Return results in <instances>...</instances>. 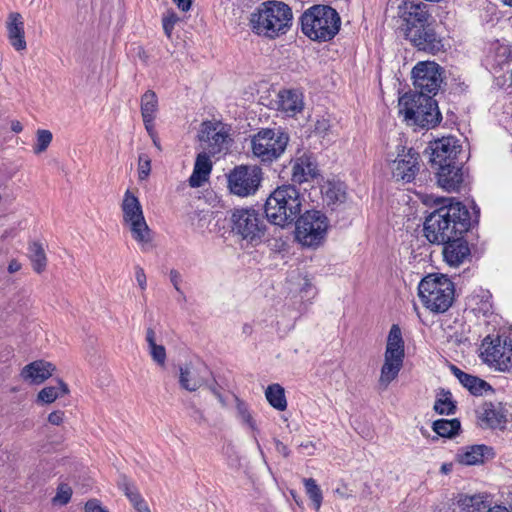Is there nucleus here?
Instances as JSON below:
<instances>
[{"mask_svg":"<svg viewBox=\"0 0 512 512\" xmlns=\"http://www.w3.org/2000/svg\"><path fill=\"white\" fill-rule=\"evenodd\" d=\"M470 212L461 202H450L431 212L424 221V236L431 244L440 245L470 229Z\"/></svg>","mask_w":512,"mask_h":512,"instance_id":"f257e3e1","label":"nucleus"},{"mask_svg":"<svg viewBox=\"0 0 512 512\" xmlns=\"http://www.w3.org/2000/svg\"><path fill=\"white\" fill-rule=\"evenodd\" d=\"M291 8L281 1L261 3L250 16V25L256 34L275 39L288 32L292 26Z\"/></svg>","mask_w":512,"mask_h":512,"instance_id":"f03ea898","label":"nucleus"},{"mask_svg":"<svg viewBox=\"0 0 512 512\" xmlns=\"http://www.w3.org/2000/svg\"><path fill=\"white\" fill-rule=\"evenodd\" d=\"M303 202V194L294 185L279 186L266 199V218L282 228L291 226L300 215Z\"/></svg>","mask_w":512,"mask_h":512,"instance_id":"7ed1b4c3","label":"nucleus"},{"mask_svg":"<svg viewBox=\"0 0 512 512\" xmlns=\"http://www.w3.org/2000/svg\"><path fill=\"white\" fill-rule=\"evenodd\" d=\"M302 32L311 40L326 42L339 32L341 18L338 12L328 5H313L301 16Z\"/></svg>","mask_w":512,"mask_h":512,"instance_id":"20e7f679","label":"nucleus"},{"mask_svg":"<svg viewBox=\"0 0 512 512\" xmlns=\"http://www.w3.org/2000/svg\"><path fill=\"white\" fill-rule=\"evenodd\" d=\"M398 106L409 125L430 129L442 120L436 100L428 95L406 93L400 97Z\"/></svg>","mask_w":512,"mask_h":512,"instance_id":"39448f33","label":"nucleus"},{"mask_svg":"<svg viewBox=\"0 0 512 512\" xmlns=\"http://www.w3.org/2000/svg\"><path fill=\"white\" fill-rule=\"evenodd\" d=\"M454 283L445 275L429 274L418 285V296L428 310L444 313L454 301Z\"/></svg>","mask_w":512,"mask_h":512,"instance_id":"423d86ee","label":"nucleus"},{"mask_svg":"<svg viewBox=\"0 0 512 512\" xmlns=\"http://www.w3.org/2000/svg\"><path fill=\"white\" fill-rule=\"evenodd\" d=\"M232 232L252 246L263 241L266 233V222L263 216L252 208H238L230 216Z\"/></svg>","mask_w":512,"mask_h":512,"instance_id":"0eeeda50","label":"nucleus"},{"mask_svg":"<svg viewBox=\"0 0 512 512\" xmlns=\"http://www.w3.org/2000/svg\"><path fill=\"white\" fill-rule=\"evenodd\" d=\"M297 240L305 246L317 247L325 239L328 219L321 211L307 210L294 222Z\"/></svg>","mask_w":512,"mask_h":512,"instance_id":"6e6552de","label":"nucleus"},{"mask_svg":"<svg viewBox=\"0 0 512 512\" xmlns=\"http://www.w3.org/2000/svg\"><path fill=\"white\" fill-rule=\"evenodd\" d=\"M123 222L130 229L132 237L143 247L151 242V230L148 227L141 203L130 190L124 194L121 203Z\"/></svg>","mask_w":512,"mask_h":512,"instance_id":"1a4fd4ad","label":"nucleus"},{"mask_svg":"<svg viewBox=\"0 0 512 512\" xmlns=\"http://www.w3.org/2000/svg\"><path fill=\"white\" fill-rule=\"evenodd\" d=\"M289 137L287 134L274 129H261L251 139L253 154L261 162H272L285 151Z\"/></svg>","mask_w":512,"mask_h":512,"instance_id":"9d476101","label":"nucleus"},{"mask_svg":"<svg viewBox=\"0 0 512 512\" xmlns=\"http://www.w3.org/2000/svg\"><path fill=\"white\" fill-rule=\"evenodd\" d=\"M414 94L435 95L443 83V69L433 61L419 62L412 69Z\"/></svg>","mask_w":512,"mask_h":512,"instance_id":"9b49d317","label":"nucleus"},{"mask_svg":"<svg viewBox=\"0 0 512 512\" xmlns=\"http://www.w3.org/2000/svg\"><path fill=\"white\" fill-rule=\"evenodd\" d=\"M261 180L262 172L260 168L240 165L229 173L228 187L231 193L240 197H247L256 193Z\"/></svg>","mask_w":512,"mask_h":512,"instance_id":"f8f14e48","label":"nucleus"},{"mask_svg":"<svg viewBox=\"0 0 512 512\" xmlns=\"http://www.w3.org/2000/svg\"><path fill=\"white\" fill-rule=\"evenodd\" d=\"M198 139L203 150L212 156L226 152L232 142L226 126L221 122L211 121H205L201 124Z\"/></svg>","mask_w":512,"mask_h":512,"instance_id":"ddd939ff","label":"nucleus"},{"mask_svg":"<svg viewBox=\"0 0 512 512\" xmlns=\"http://www.w3.org/2000/svg\"><path fill=\"white\" fill-rule=\"evenodd\" d=\"M397 149L396 158L390 161L392 177L396 181L409 183L420 170V155L413 148L406 150L405 147L398 146Z\"/></svg>","mask_w":512,"mask_h":512,"instance_id":"4468645a","label":"nucleus"},{"mask_svg":"<svg viewBox=\"0 0 512 512\" xmlns=\"http://www.w3.org/2000/svg\"><path fill=\"white\" fill-rule=\"evenodd\" d=\"M398 15L405 23V36L412 29H419L430 23L431 19L428 5L423 2L404 1L398 7Z\"/></svg>","mask_w":512,"mask_h":512,"instance_id":"2eb2a0df","label":"nucleus"},{"mask_svg":"<svg viewBox=\"0 0 512 512\" xmlns=\"http://www.w3.org/2000/svg\"><path fill=\"white\" fill-rule=\"evenodd\" d=\"M419 51L429 54H436L443 50L444 44L442 37L435 31L431 23L419 29H412L405 37Z\"/></svg>","mask_w":512,"mask_h":512,"instance_id":"dca6fc26","label":"nucleus"},{"mask_svg":"<svg viewBox=\"0 0 512 512\" xmlns=\"http://www.w3.org/2000/svg\"><path fill=\"white\" fill-rule=\"evenodd\" d=\"M428 148L431 150V166L457 162V155L461 151V145H459L458 141L452 136L436 139L430 142Z\"/></svg>","mask_w":512,"mask_h":512,"instance_id":"f3484780","label":"nucleus"},{"mask_svg":"<svg viewBox=\"0 0 512 512\" xmlns=\"http://www.w3.org/2000/svg\"><path fill=\"white\" fill-rule=\"evenodd\" d=\"M208 374L204 365L184 364L179 367V385L186 391L195 392L207 383Z\"/></svg>","mask_w":512,"mask_h":512,"instance_id":"a211bd4d","label":"nucleus"},{"mask_svg":"<svg viewBox=\"0 0 512 512\" xmlns=\"http://www.w3.org/2000/svg\"><path fill=\"white\" fill-rule=\"evenodd\" d=\"M436 170L437 182L439 186L448 192L458 191L463 183L462 167L457 163L439 164L431 166Z\"/></svg>","mask_w":512,"mask_h":512,"instance_id":"6ab92c4d","label":"nucleus"},{"mask_svg":"<svg viewBox=\"0 0 512 512\" xmlns=\"http://www.w3.org/2000/svg\"><path fill=\"white\" fill-rule=\"evenodd\" d=\"M443 257L447 264L458 267L470 255L468 242L459 235L443 243Z\"/></svg>","mask_w":512,"mask_h":512,"instance_id":"aec40b11","label":"nucleus"},{"mask_svg":"<svg viewBox=\"0 0 512 512\" xmlns=\"http://www.w3.org/2000/svg\"><path fill=\"white\" fill-rule=\"evenodd\" d=\"M319 176V170L314 157L304 153L296 158L292 166V181L294 183H304L313 180Z\"/></svg>","mask_w":512,"mask_h":512,"instance_id":"412c9836","label":"nucleus"},{"mask_svg":"<svg viewBox=\"0 0 512 512\" xmlns=\"http://www.w3.org/2000/svg\"><path fill=\"white\" fill-rule=\"evenodd\" d=\"M9 43L16 51H23L27 47L25 40L24 22L20 13L12 12L6 22Z\"/></svg>","mask_w":512,"mask_h":512,"instance_id":"4be33fe9","label":"nucleus"},{"mask_svg":"<svg viewBox=\"0 0 512 512\" xmlns=\"http://www.w3.org/2000/svg\"><path fill=\"white\" fill-rule=\"evenodd\" d=\"M54 371L55 366L52 363L38 360L26 365L22 369L21 376L32 384H41L51 377Z\"/></svg>","mask_w":512,"mask_h":512,"instance_id":"5701e85b","label":"nucleus"},{"mask_svg":"<svg viewBox=\"0 0 512 512\" xmlns=\"http://www.w3.org/2000/svg\"><path fill=\"white\" fill-rule=\"evenodd\" d=\"M211 154L203 150L195 160L192 175L189 177V185L192 188L201 187L207 180L212 170Z\"/></svg>","mask_w":512,"mask_h":512,"instance_id":"b1692460","label":"nucleus"},{"mask_svg":"<svg viewBox=\"0 0 512 512\" xmlns=\"http://www.w3.org/2000/svg\"><path fill=\"white\" fill-rule=\"evenodd\" d=\"M451 371L459 382L475 396H480L487 390L492 389L486 381L462 371L455 365L451 366Z\"/></svg>","mask_w":512,"mask_h":512,"instance_id":"393cba45","label":"nucleus"},{"mask_svg":"<svg viewBox=\"0 0 512 512\" xmlns=\"http://www.w3.org/2000/svg\"><path fill=\"white\" fill-rule=\"evenodd\" d=\"M480 419L487 428L492 429L504 428L506 423L503 408L499 404L495 405L491 402L483 405Z\"/></svg>","mask_w":512,"mask_h":512,"instance_id":"a878e982","label":"nucleus"},{"mask_svg":"<svg viewBox=\"0 0 512 512\" xmlns=\"http://www.w3.org/2000/svg\"><path fill=\"white\" fill-rule=\"evenodd\" d=\"M403 362L404 359L391 358V356L384 355V363L381 367L378 381L382 389H387L389 384L398 377L403 367Z\"/></svg>","mask_w":512,"mask_h":512,"instance_id":"bb28decb","label":"nucleus"},{"mask_svg":"<svg viewBox=\"0 0 512 512\" xmlns=\"http://www.w3.org/2000/svg\"><path fill=\"white\" fill-rule=\"evenodd\" d=\"M384 355L391 356V358H405V343L398 324H393L390 328Z\"/></svg>","mask_w":512,"mask_h":512,"instance_id":"cd10ccee","label":"nucleus"},{"mask_svg":"<svg viewBox=\"0 0 512 512\" xmlns=\"http://www.w3.org/2000/svg\"><path fill=\"white\" fill-rule=\"evenodd\" d=\"M457 505L461 512H486L490 503L486 494H460L457 498Z\"/></svg>","mask_w":512,"mask_h":512,"instance_id":"c85d7f7f","label":"nucleus"},{"mask_svg":"<svg viewBox=\"0 0 512 512\" xmlns=\"http://www.w3.org/2000/svg\"><path fill=\"white\" fill-rule=\"evenodd\" d=\"M279 109L288 116L301 112L304 106L302 94L298 91L287 90L279 94Z\"/></svg>","mask_w":512,"mask_h":512,"instance_id":"c756f323","label":"nucleus"},{"mask_svg":"<svg viewBox=\"0 0 512 512\" xmlns=\"http://www.w3.org/2000/svg\"><path fill=\"white\" fill-rule=\"evenodd\" d=\"M492 456V449L486 445H473L457 455L458 461L465 465H477Z\"/></svg>","mask_w":512,"mask_h":512,"instance_id":"7c9ffc66","label":"nucleus"},{"mask_svg":"<svg viewBox=\"0 0 512 512\" xmlns=\"http://www.w3.org/2000/svg\"><path fill=\"white\" fill-rule=\"evenodd\" d=\"M507 341H501L500 337L496 339L485 338L482 344V356L485 362L496 367L497 362L501 358V350L507 345Z\"/></svg>","mask_w":512,"mask_h":512,"instance_id":"2f4dec72","label":"nucleus"},{"mask_svg":"<svg viewBox=\"0 0 512 512\" xmlns=\"http://www.w3.org/2000/svg\"><path fill=\"white\" fill-rule=\"evenodd\" d=\"M28 250L33 270L36 273L41 274L47 266V257L42 244L36 241L31 242Z\"/></svg>","mask_w":512,"mask_h":512,"instance_id":"473e14b6","label":"nucleus"},{"mask_svg":"<svg viewBox=\"0 0 512 512\" xmlns=\"http://www.w3.org/2000/svg\"><path fill=\"white\" fill-rule=\"evenodd\" d=\"M434 411L441 415H453L456 412V404L452 400L450 391L440 389L433 407Z\"/></svg>","mask_w":512,"mask_h":512,"instance_id":"72a5a7b5","label":"nucleus"},{"mask_svg":"<svg viewBox=\"0 0 512 512\" xmlns=\"http://www.w3.org/2000/svg\"><path fill=\"white\" fill-rule=\"evenodd\" d=\"M265 396L269 404L279 410L284 411L287 408V400L284 388L279 384H271L265 391Z\"/></svg>","mask_w":512,"mask_h":512,"instance_id":"f704fd0d","label":"nucleus"},{"mask_svg":"<svg viewBox=\"0 0 512 512\" xmlns=\"http://www.w3.org/2000/svg\"><path fill=\"white\" fill-rule=\"evenodd\" d=\"M69 393V388L65 382L58 380V386H47L44 387L38 393V401L45 404L53 403L59 397Z\"/></svg>","mask_w":512,"mask_h":512,"instance_id":"c9c22d12","label":"nucleus"},{"mask_svg":"<svg viewBox=\"0 0 512 512\" xmlns=\"http://www.w3.org/2000/svg\"><path fill=\"white\" fill-rule=\"evenodd\" d=\"M460 428L461 424L458 419H439L434 421L432 425V429L437 435L446 438H452L457 435Z\"/></svg>","mask_w":512,"mask_h":512,"instance_id":"e433bc0d","label":"nucleus"},{"mask_svg":"<svg viewBox=\"0 0 512 512\" xmlns=\"http://www.w3.org/2000/svg\"><path fill=\"white\" fill-rule=\"evenodd\" d=\"M324 195L328 204L343 203L346 200V191L342 183L328 182Z\"/></svg>","mask_w":512,"mask_h":512,"instance_id":"4c0bfd02","label":"nucleus"},{"mask_svg":"<svg viewBox=\"0 0 512 512\" xmlns=\"http://www.w3.org/2000/svg\"><path fill=\"white\" fill-rule=\"evenodd\" d=\"M158 108V100L156 93L147 90L141 97V115L142 118L155 117Z\"/></svg>","mask_w":512,"mask_h":512,"instance_id":"58836bf2","label":"nucleus"},{"mask_svg":"<svg viewBox=\"0 0 512 512\" xmlns=\"http://www.w3.org/2000/svg\"><path fill=\"white\" fill-rule=\"evenodd\" d=\"M303 483L305 486L306 494L313 502L314 508L318 511L321 507L323 496L322 491L313 478H304Z\"/></svg>","mask_w":512,"mask_h":512,"instance_id":"ea45409f","label":"nucleus"},{"mask_svg":"<svg viewBox=\"0 0 512 512\" xmlns=\"http://www.w3.org/2000/svg\"><path fill=\"white\" fill-rule=\"evenodd\" d=\"M53 135L51 131L46 129H39L36 132V143L33 146V152L35 154H41L47 150L51 144Z\"/></svg>","mask_w":512,"mask_h":512,"instance_id":"a19ab883","label":"nucleus"},{"mask_svg":"<svg viewBox=\"0 0 512 512\" xmlns=\"http://www.w3.org/2000/svg\"><path fill=\"white\" fill-rule=\"evenodd\" d=\"M236 410H237L238 418L240 419L242 424L247 425L253 432L258 431L256 422L253 419V417L248 409V406L243 401H240L239 399H237Z\"/></svg>","mask_w":512,"mask_h":512,"instance_id":"79ce46f5","label":"nucleus"},{"mask_svg":"<svg viewBox=\"0 0 512 512\" xmlns=\"http://www.w3.org/2000/svg\"><path fill=\"white\" fill-rule=\"evenodd\" d=\"M501 358L497 362L496 368L500 371L512 373V341H509L501 350Z\"/></svg>","mask_w":512,"mask_h":512,"instance_id":"37998d69","label":"nucleus"},{"mask_svg":"<svg viewBox=\"0 0 512 512\" xmlns=\"http://www.w3.org/2000/svg\"><path fill=\"white\" fill-rule=\"evenodd\" d=\"M179 21L178 15L174 11H168L162 18V26L165 35L171 38L175 24Z\"/></svg>","mask_w":512,"mask_h":512,"instance_id":"c03bdc74","label":"nucleus"},{"mask_svg":"<svg viewBox=\"0 0 512 512\" xmlns=\"http://www.w3.org/2000/svg\"><path fill=\"white\" fill-rule=\"evenodd\" d=\"M151 171V160L146 154H140L139 155V162H138V177L139 180H145Z\"/></svg>","mask_w":512,"mask_h":512,"instance_id":"a18cd8bd","label":"nucleus"},{"mask_svg":"<svg viewBox=\"0 0 512 512\" xmlns=\"http://www.w3.org/2000/svg\"><path fill=\"white\" fill-rule=\"evenodd\" d=\"M152 359L159 365H164L166 361V350L163 345L152 344L149 346Z\"/></svg>","mask_w":512,"mask_h":512,"instance_id":"49530a36","label":"nucleus"},{"mask_svg":"<svg viewBox=\"0 0 512 512\" xmlns=\"http://www.w3.org/2000/svg\"><path fill=\"white\" fill-rule=\"evenodd\" d=\"M119 487L129 500L132 499V495H137L139 493L134 484L130 482L126 476L121 477Z\"/></svg>","mask_w":512,"mask_h":512,"instance_id":"de8ad7c7","label":"nucleus"},{"mask_svg":"<svg viewBox=\"0 0 512 512\" xmlns=\"http://www.w3.org/2000/svg\"><path fill=\"white\" fill-rule=\"evenodd\" d=\"M72 490L67 485H61L58 489L55 500H58L62 504H67L71 498Z\"/></svg>","mask_w":512,"mask_h":512,"instance_id":"09e8293b","label":"nucleus"},{"mask_svg":"<svg viewBox=\"0 0 512 512\" xmlns=\"http://www.w3.org/2000/svg\"><path fill=\"white\" fill-rule=\"evenodd\" d=\"M132 499L130 502L133 504L134 508L138 512H151L149 507L147 506L145 500L142 498V496L138 493L137 495H132Z\"/></svg>","mask_w":512,"mask_h":512,"instance_id":"8fccbe9b","label":"nucleus"},{"mask_svg":"<svg viewBox=\"0 0 512 512\" xmlns=\"http://www.w3.org/2000/svg\"><path fill=\"white\" fill-rule=\"evenodd\" d=\"M330 128L329 120L327 119H320L317 120L314 127V132L320 136H324Z\"/></svg>","mask_w":512,"mask_h":512,"instance_id":"3c124183","label":"nucleus"},{"mask_svg":"<svg viewBox=\"0 0 512 512\" xmlns=\"http://www.w3.org/2000/svg\"><path fill=\"white\" fill-rule=\"evenodd\" d=\"M85 511L86 512H108L98 500L91 499L86 502L85 504Z\"/></svg>","mask_w":512,"mask_h":512,"instance_id":"603ef678","label":"nucleus"},{"mask_svg":"<svg viewBox=\"0 0 512 512\" xmlns=\"http://www.w3.org/2000/svg\"><path fill=\"white\" fill-rule=\"evenodd\" d=\"M135 278L141 290H145L147 286L146 275L144 269L141 268L140 266L135 267Z\"/></svg>","mask_w":512,"mask_h":512,"instance_id":"864d4df0","label":"nucleus"},{"mask_svg":"<svg viewBox=\"0 0 512 512\" xmlns=\"http://www.w3.org/2000/svg\"><path fill=\"white\" fill-rule=\"evenodd\" d=\"M65 413L61 410H56L48 415V422L52 425H60L64 421Z\"/></svg>","mask_w":512,"mask_h":512,"instance_id":"5fc2aeb1","label":"nucleus"},{"mask_svg":"<svg viewBox=\"0 0 512 512\" xmlns=\"http://www.w3.org/2000/svg\"><path fill=\"white\" fill-rule=\"evenodd\" d=\"M169 276H170V281L173 284V286L176 289V291L179 292L183 297H185L183 292H182V290L179 287V284L181 282V275H180V273L177 270L172 269L170 271V273H169Z\"/></svg>","mask_w":512,"mask_h":512,"instance_id":"6e6d98bb","label":"nucleus"},{"mask_svg":"<svg viewBox=\"0 0 512 512\" xmlns=\"http://www.w3.org/2000/svg\"><path fill=\"white\" fill-rule=\"evenodd\" d=\"M274 443L275 449L278 453L282 454L285 458H287L290 455V450L283 442H281L278 439H274Z\"/></svg>","mask_w":512,"mask_h":512,"instance_id":"4d7b16f0","label":"nucleus"},{"mask_svg":"<svg viewBox=\"0 0 512 512\" xmlns=\"http://www.w3.org/2000/svg\"><path fill=\"white\" fill-rule=\"evenodd\" d=\"M154 119H155V117H151V116L143 118V123H144L145 129L147 130L148 134L151 137L155 136L154 124H153Z\"/></svg>","mask_w":512,"mask_h":512,"instance_id":"13d9d810","label":"nucleus"},{"mask_svg":"<svg viewBox=\"0 0 512 512\" xmlns=\"http://www.w3.org/2000/svg\"><path fill=\"white\" fill-rule=\"evenodd\" d=\"M180 10L187 12L192 5V0H172Z\"/></svg>","mask_w":512,"mask_h":512,"instance_id":"bf43d9fd","label":"nucleus"},{"mask_svg":"<svg viewBox=\"0 0 512 512\" xmlns=\"http://www.w3.org/2000/svg\"><path fill=\"white\" fill-rule=\"evenodd\" d=\"M155 335H156V333H155V331L152 328H147V330H146V341H147L149 346L156 343Z\"/></svg>","mask_w":512,"mask_h":512,"instance_id":"052dcab7","label":"nucleus"},{"mask_svg":"<svg viewBox=\"0 0 512 512\" xmlns=\"http://www.w3.org/2000/svg\"><path fill=\"white\" fill-rule=\"evenodd\" d=\"M21 269V264L16 260H11L8 265L9 273H15Z\"/></svg>","mask_w":512,"mask_h":512,"instance_id":"680f3d73","label":"nucleus"},{"mask_svg":"<svg viewBox=\"0 0 512 512\" xmlns=\"http://www.w3.org/2000/svg\"><path fill=\"white\" fill-rule=\"evenodd\" d=\"M300 447L306 449L308 451L309 455H313L314 451L316 449L315 444L313 442H311V441H308L306 443H301Z\"/></svg>","mask_w":512,"mask_h":512,"instance_id":"e2e57ef3","label":"nucleus"},{"mask_svg":"<svg viewBox=\"0 0 512 512\" xmlns=\"http://www.w3.org/2000/svg\"><path fill=\"white\" fill-rule=\"evenodd\" d=\"M486 512H511L507 507L496 505L494 507H489Z\"/></svg>","mask_w":512,"mask_h":512,"instance_id":"0e129e2a","label":"nucleus"},{"mask_svg":"<svg viewBox=\"0 0 512 512\" xmlns=\"http://www.w3.org/2000/svg\"><path fill=\"white\" fill-rule=\"evenodd\" d=\"M210 391L219 400V402H221L222 404L225 403L222 394L220 393V391L216 387L211 386L210 387Z\"/></svg>","mask_w":512,"mask_h":512,"instance_id":"69168bd1","label":"nucleus"},{"mask_svg":"<svg viewBox=\"0 0 512 512\" xmlns=\"http://www.w3.org/2000/svg\"><path fill=\"white\" fill-rule=\"evenodd\" d=\"M11 129L15 133H20L23 130V126L19 121H13L11 124Z\"/></svg>","mask_w":512,"mask_h":512,"instance_id":"338daca9","label":"nucleus"},{"mask_svg":"<svg viewBox=\"0 0 512 512\" xmlns=\"http://www.w3.org/2000/svg\"><path fill=\"white\" fill-rule=\"evenodd\" d=\"M334 492H335V494H337L341 498H347L348 497V495L342 489H340V488H337Z\"/></svg>","mask_w":512,"mask_h":512,"instance_id":"774afa93","label":"nucleus"}]
</instances>
